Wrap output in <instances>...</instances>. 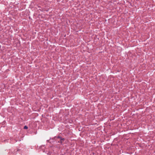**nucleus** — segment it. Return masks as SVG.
Masks as SVG:
<instances>
[{
  "mask_svg": "<svg viewBox=\"0 0 155 155\" xmlns=\"http://www.w3.org/2000/svg\"><path fill=\"white\" fill-rule=\"evenodd\" d=\"M24 129H27L28 128V127L27 126H25L24 127Z\"/></svg>",
  "mask_w": 155,
  "mask_h": 155,
  "instance_id": "obj_1",
  "label": "nucleus"
}]
</instances>
